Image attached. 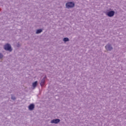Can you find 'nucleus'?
<instances>
[{
  "label": "nucleus",
  "instance_id": "1",
  "mask_svg": "<svg viewBox=\"0 0 126 126\" xmlns=\"http://www.w3.org/2000/svg\"><path fill=\"white\" fill-rule=\"evenodd\" d=\"M4 49L6 50V51H9L10 52L12 51V49H11V46L8 44H7L4 46Z\"/></svg>",
  "mask_w": 126,
  "mask_h": 126
},
{
  "label": "nucleus",
  "instance_id": "2",
  "mask_svg": "<svg viewBox=\"0 0 126 126\" xmlns=\"http://www.w3.org/2000/svg\"><path fill=\"white\" fill-rule=\"evenodd\" d=\"M73 6H74V3L72 2H68L66 4L67 8H70V7H73Z\"/></svg>",
  "mask_w": 126,
  "mask_h": 126
},
{
  "label": "nucleus",
  "instance_id": "3",
  "mask_svg": "<svg viewBox=\"0 0 126 126\" xmlns=\"http://www.w3.org/2000/svg\"><path fill=\"white\" fill-rule=\"evenodd\" d=\"M106 15L107 16H109V17H112V16H114V15H115V12L114 11H110L109 12H108L106 13Z\"/></svg>",
  "mask_w": 126,
  "mask_h": 126
},
{
  "label": "nucleus",
  "instance_id": "4",
  "mask_svg": "<svg viewBox=\"0 0 126 126\" xmlns=\"http://www.w3.org/2000/svg\"><path fill=\"white\" fill-rule=\"evenodd\" d=\"M105 49H106V50H107V51H111V50H112L113 48L112 47V46H111V45H110V44H107V45L105 46Z\"/></svg>",
  "mask_w": 126,
  "mask_h": 126
},
{
  "label": "nucleus",
  "instance_id": "5",
  "mask_svg": "<svg viewBox=\"0 0 126 126\" xmlns=\"http://www.w3.org/2000/svg\"><path fill=\"white\" fill-rule=\"evenodd\" d=\"M60 121V119H55L51 121V124H58V123Z\"/></svg>",
  "mask_w": 126,
  "mask_h": 126
},
{
  "label": "nucleus",
  "instance_id": "6",
  "mask_svg": "<svg viewBox=\"0 0 126 126\" xmlns=\"http://www.w3.org/2000/svg\"><path fill=\"white\" fill-rule=\"evenodd\" d=\"M34 108H35V106L34 105V104H30L29 106V109L31 110H33Z\"/></svg>",
  "mask_w": 126,
  "mask_h": 126
},
{
  "label": "nucleus",
  "instance_id": "7",
  "mask_svg": "<svg viewBox=\"0 0 126 126\" xmlns=\"http://www.w3.org/2000/svg\"><path fill=\"white\" fill-rule=\"evenodd\" d=\"M44 83H45V79H43L41 80V81L40 82L41 86H43V85H44Z\"/></svg>",
  "mask_w": 126,
  "mask_h": 126
},
{
  "label": "nucleus",
  "instance_id": "8",
  "mask_svg": "<svg viewBox=\"0 0 126 126\" xmlns=\"http://www.w3.org/2000/svg\"><path fill=\"white\" fill-rule=\"evenodd\" d=\"M42 30H41V29L37 30L36 31V34H39V33H41V32H42Z\"/></svg>",
  "mask_w": 126,
  "mask_h": 126
},
{
  "label": "nucleus",
  "instance_id": "9",
  "mask_svg": "<svg viewBox=\"0 0 126 126\" xmlns=\"http://www.w3.org/2000/svg\"><path fill=\"white\" fill-rule=\"evenodd\" d=\"M32 86L33 87H36V86H37V81H35L34 83H33Z\"/></svg>",
  "mask_w": 126,
  "mask_h": 126
},
{
  "label": "nucleus",
  "instance_id": "10",
  "mask_svg": "<svg viewBox=\"0 0 126 126\" xmlns=\"http://www.w3.org/2000/svg\"><path fill=\"white\" fill-rule=\"evenodd\" d=\"M63 41H64V42H67V41H68V38H67V37L64 38Z\"/></svg>",
  "mask_w": 126,
  "mask_h": 126
},
{
  "label": "nucleus",
  "instance_id": "11",
  "mask_svg": "<svg viewBox=\"0 0 126 126\" xmlns=\"http://www.w3.org/2000/svg\"><path fill=\"white\" fill-rule=\"evenodd\" d=\"M3 56L2 55V54L0 53V59H2Z\"/></svg>",
  "mask_w": 126,
  "mask_h": 126
},
{
  "label": "nucleus",
  "instance_id": "12",
  "mask_svg": "<svg viewBox=\"0 0 126 126\" xmlns=\"http://www.w3.org/2000/svg\"><path fill=\"white\" fill-rule=\"evenodd\" d=\"M11 98H12V99H13V100H15V97L13 98V97H12Z\"/></svg>",
  "mask_w": 126,
  "mask_h": 126
}]
</instances>
